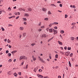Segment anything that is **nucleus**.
I'll return each mask as SVG.
<instances>
[{"instance_id": "5701e85b", "label": "nucleus", "mask_w": 78, "mask_h": 78, "mask_svg": "<svg viewBox=\"0 0 78 78\" xmlns=\"http://www.w3.org/2000/svg\"><path fill=\"white\" fill-rule=\"evenodd\" d=\"M53 39V37H52V38L49 39L48 41V42H49V41H51V39Z\"/></svg>"}, {"instance_id": "cd10ccee", "label": "nucleus", "mask_w": 78, "mask_h": 78, "mask_svg": "<svg viewBox=\"0 0 78 78\" xmlns=\"http://www.w3.org/2000/svg\"><path fill=\"white\" fill-rule=\"evenodd\" d=\"M58 55L56 54L55 55V58H58Z\"/></svg>"}, {"instance_id": "6e6552de", "label": "nucleus", "mask_w": 78, "mask_h": 78, "mask_svg": "<svg viewBox=\"0 0 78 78\" xmlns=\"http://www.w3.org/2000/svg\"><path fill=\"white\" fill-rule=\"evenodd\" d=\"M41 37H46V34H44L42 35Z\"/></svg>"}, {"instance_id": "58836bf2", "label": "nucleus", "mask_w": 78, "mask_h": 78, "mask_svg": "<svg viewBox=\"0 0 78 78\" xmlns=\"http://www.w3.org/2000/svg\"><path fill=\"white\" fill-rule=\"evenodd\" d=\"M9 62H11V61H12V60H11V59H9V61H8Z\"/></svg>"}, {"instance_id": "09e8293b", "label": "nucleus", "mask_w": 78, "mask_h": 78, "mask_svg": "<svg viewBox=\"0 0 78 78\" xmlns=\"http://www.w3.org/2000/svg\"><path fill=\"white\" fill-rule=\"evenodd\" d=\"M27 22H24V25H27Z\"/></svg>"}, {"instance_id": "9b49d317", "label": "nucleus", "mask_w": 78, "mask_h": 78, "mask_svg": "<svg viewBox=\"0 0 78 78\" xmlns=\"http://www.w3.org/2000/svg\"><path fill=\"white\" fill-rule=\"evenodd\" d=\"M37 70V68H34V72H36V70Z\"/></svg>"}, {"instance_id": "864d4df0", "label": "nucleus", "mask_w": 78, "mask_h": 78, "mask_svg": "<svg viewBox=\"0 0 78 78\" xmlns=\"http://www.w3.org/2000/svg\"><path fill=\"white\" fill-rule=\"evenodd\" d=\"M19 18V16H18L16 17V19H18Z\"/></svg>"}, {"instance_id": "dca6fc26", "label": "nucleus", "mask_w": 78, "mask_h": 78, "mask_svg": "<svg viewBox=\"0 0 78 78\" xmlns=\"http://www.w3.org/2000/svg\"><path fill=\"white\" fill-rule=\"evenodd\" d=\"M14 17H15V16H11L10 17H9V19H11V18H14Z\"/></svg>"}, {"instance_id": "4be33fe9", "label": "nucleus", "mask_w": 78, "mask_h": 78, "mask_svg": "<svg viewBox=\"0 0 78 78\" xmlns=\"http://www.w3.org/2000/svg\"><path fill=\"white\" fill-rule=\"evenodd\" d=\"M51 6H55V7H56V5H55L54 4H51L50 5Z\"/></svg>"}, {"instance_id": "c9c22d12", "label": "nucleus", "mask_w": 78, "mask_h": 78, "mask_svg": "<svg viewBox=\"0 0 78 78\" xmlns=\"http://www.w3.org/2000/svg\"><path fill=\"white\" fill-rule=\"evenodd\" d=\"M48 30H49V28L48 27L46 29V30L47 31H48Z\"/></svg>"}, {"instance_id": "bf43d9fd", "label": "nucleus", "mask_w": 78, "mask_h": 78, "mask_svg": "<svg viewBox=\"0 0 78 78\" xmlns=\"http://www.w3.org/2000/svg\"><path fill=\"white\" fill-rule=\"evenodd\" d=\"M19 75H21V72H20L19 73Z\"/></svg>"}, {"instance_id": "bb28decb", "label": "nucleus", "mask_w": 78, "mask_h": 78, "mask_svg": "<svg viewBox=\"0 0 78 78\" xmlns=\"http://www.w3.org/2000/svg\"><path fill=\"white\" fill-rule=\"evenodd\" d=\"M14 76H17V74L16 73H15V74H14Z\"/></svg>"}, {"instance_id": "f257e3e1", "label": "nucleus", "mask_w": 78, "mask_h": 78, "mask_svg": "<svg viewBox=\"0 0 78 78\" xmlns=\"http://www.w3.org/2000/svg\"><path fill=\"white\" fill-rule=\"evenodd\" d=\"M27 59V57L25 56H20V60H22V59Z\"/></svg>"}, {"instance_id": "f03ea898", "label": "nucleus", "mask_w": 78, "mask_h": 78, "mask_svg": "<svg viewBox=\"0 0 78 78\" xmlns=\"http://www.w3.org/2000/svg\"><path fill=\"white\" fill-rule=\"evenodd\" d=\"M32 58L33 59V61H36V58L34 57V55H33L32 56Z\"/></svg>"}, {"instance_id": "e433bc0d", "label": "nucleus", "mask_w": 78, "mask_h": 78, "mask_svg": "<svg viewBox=\"0 0 78 78\" xmlns=\"http://www.w3.org/2000/svg\"><path fill=\"white\" fill-rule=\"evenodd\" d=\"M23 20H25V21H27V18H23Z\"/></svg>"}, {"instance_id": "ea45409f", "label": "nucleus", "mask_w": 78, "mask_h": 78, "mask_svg": "<svg viewBox=\"0 0 78 78\" xmlns=\"http://www.w3.org/2000/svg\"><path fill=\"white\" fill-rule=\"evenodd\" d=\"M6 53H9V51L7 50L5 52Z\"/></svg>"}, {"instance_id": "2eb2a0df", "label": "nucleus", "mask_w": 78, "mask_h": 78, "mask_svg": "<svg viewBox=\"0 0 78 78\" xmlns=\"http://www.w3.org/2000/svg\"><path fill=\"white\" fill-rule=\"evenodd\" d=\"M28 11H32V9L31 8H29L28 9Z\"/></svg>"}, {"instance_id": "603ef678", "label": "nucleus", "mask_w": 78, "mask_h": 78, "mask_svg": "<svg viewBox=\"0 0 78 78\" xmlns=\"http://www.w3.org/2000/svg\"><path fill=\"white\" fill-rule=\"evenodd\" d=\"M2 31H4L5 29H4V28H2Z\"/></svg>"}, {"instance_id": "a211bd4d", "label": "nucleus", "mask_w": 78, "mask_h": 78, "mask_svg": "<svg viewBox=\"0 0 78 78\" xmlns=\"http://www.w3.org/2000/svg\"><path fill=\"white\" fill-rule=\"evenodd\" d=\"M38 58H39V59L40 60V61H41V60H42V58H41V57H40V56H38Z\"/></svg>"}, {"instance_id": "f704fd0d", "label": "nucleus", "mask_w": 78, "mask_h": 78, "mask_svg": "<svg viewBox=\"0 0 78 78\" xmlns=\"http://www.w3.org/2000/svg\"><path fill=\"white\" fill-rule=\"evenodd\" d=\"M8 10H9V11H11V8L10 7H9L8 8Z\"/></svg>"}, {"instance_id": "6e6d98bb", "label": "nucleus", "mask_w": 78, "mask_h": 78, "mask_svg": "<svg viewBox=\"0 0 78 78\" xmlns=\"http://www.w3.org/2000/svg\"><path fill=\"white\" fill-rule=\"evenodd\" d=\"M73 8H76V7H75V5H73Z\"/></svg>"}, {"instance_id": "69168bd1", "label": "nucleus", "mask_w": 78, "mask_h": 78, "mask_svg": "<svg viewBox=\"0 0 78 78\" xmlns=\"http://www.w3.org/2000/svg\"><path fill=\"white\" fill-rule=\"evenodd\" d=\"M58 78H61V76H58Z\"/></svg>"}, {"instance_id": "a878e982", "label": "nucleus", "mask_w": 78, "mask_h": 78, "mask_svg": "<svg viewBox=\"0 0 78 78\" xmlns=\"http://www.w3.org/2000/svg\"><path fill=\"white\" fill-rule=\"evenodd\" d=\"M71 39L72 41H73V40L74 39V37H71Z\"/></svg>"}, {"instance_id": "13d9d810", "label": "nucleus", "mask_w": 78, "mask_h": 78, "mask_svg": "<svg viewBox=\"0 0 78 78\" xmlns=\"http://www.w3.org/2000/svg\"><path fill=\"white\" fill-rule=\"evenodd\" d=\"M64 49H67V47L66 46L64 48Z\"/></svg>"}, {"instance_id": "79ce46f5", "label": "nucleus", "mask_w": 78, "mask_h": 78, "mask_svg": "<svg viewBox=\"0 0 78 78\" xmlns=\"http://www.w3.org/2000/svg\"><path fill=\"white\" fill-rule=\"evenodd\" d=\"M72 30H74V28H75V27H74V26H73L71 28Z\"/></svg>"}, {"instance_id": "c85d7f7f", "label": "nucleus", "mask_w": 78, "mask_h": 78, "mask_svg": "<svg viewBox=\"0 0 78 78\" xmlns=\"http://www.w3.org/2000/svg\"><path fill=\"white\" fill-rule=\"evenodd\" d=\"M73 56V53H71L70 55V57H72Z\"/></svg>"}, {"instance_id": "f3484780", "label": "nucleus", "mask_w": 78, "mask_h": 78, "mask_svg": "<svg viewBox=\"0 0 78 78\" xmlns=\"http://www.w3.org/2000/svg\"><path fill=\"white\" fill-rule=\"evenodd\" d=\"M8 55L9 57H10V56H11V53H8Z\"/></svg>"}, {"instance_id": "774afa93", "label": "nucleus", "mask_w": 78, "mask_h": 78, "mask_svg": "<svg viewBox=\"0 0 78 78\" xmlns=\"http://www.w3.org/2000/svg\"><path fill=\"white\" fill-rule=\"evenodd\" d=\"M48 78V76H47L44 77V78Z\"/></svg>"}, {"instance_id": "4468645a", "label": "nucleus", "mask_w": 78, "mask_h": 78, "mask_svg": "<svg viewBox=\"0 0 78 78\" xmlns=\"http://www.w3.org/2000/svg\"><path fill=\"white\" fill-rule=\"evenodd\" d=\"M69 67H71L72 66V65H71V63H70V61H69Z\"/></svg>"}, {"instance_id": "0eeeda50", "label": "nucleus", "mask_w": 78, "mask_h": 78, "mask_svg": "<svg viewBox=\"0 0 78 78\" xmlns=\"http://www.w3.org/2000/svg\"><path fill=\"white\" fill-rule=\"evenodd\" d=\"M49 33H52L53 32V30H52V29H50L49 30Z\"/></svg>"}, {"instance_id": "b1692460", "label": "nucleus", "mask_w": 78, "mask_h": 78, "mask_svg": "<svg viewBox=\"0 0 78 78\" xmlns=\"http://www.w3.org/2000/svg\"><path fill=\"white\" fill-rule=\"evenodd\" d=\"M25 36H26V33H24L23 34V36L25 37Z\"/></svg>"}, {"instance_id": "37998d69", "label": "nucleus", "mask_w": 78, "mask_h": 78, "mask_svg": "<svg viewBox=\"0 0 78 78\" xmlns=\"http://www.w3.org/2000/svg\"><path fill=\"white\" fill-rule=\"evenodd\" d=\"M12 27V25L11 24H9V27Z\"/></svg>"}, {"instance_id": "5fc2aeb1", "label": "nucleus", "mask_w": 78, "mask_h": 78, "mask_svg": "<svg viewBox=\"0 0 78 78\" xmlns=\"http://www.w3.org/2000/svg\"><path fill=\"white\" fill-rule=\"evenodd\" d=\"M23 63H24V62H23V63H22L21 64V66H23Z\"/></svg>"}, {"instance_id": "2f4dec72", "label": "nucleus", "mask_w": 78, "mask_h": 78, "mask_svg": "<svg viewBox=\"0 0 78 78\" xmlns=\"http://www.w3.org/2000/svg\"><path fill=\"white\" fill-rule=\"evenodd\" d=\"M61 33H62V34H63L64 33V30H62V31H61Z\"/></svg>"}, {"instance_id": "3c124183", "label": "nucleus", "mask_w": 78, "mask_h": 78, "mask_svg": "<svg viewBox=\"0 0 78 78\" xmlns=\"http://www.w3.org/2000/svg\"><path fill=\"white\" fill-rule=\"evenodd\" d=\"M17 14L18 15H20V13L19 12H17Z\"/></svg>"}, {"instance_id": "20e7f679", "label": "nucleus", "mask_w": 78, "mask_h": 78, "mask_svg": "<svg viewBox=\"0 0 78 78\" xmlns=\"http://www.w3.org/2000/svg\"><path fill=\"white\" fill-rule=\"evenodd\" d=\"M19 11H25V10L24 9H22L21 8H20L19 9Z\"/></svg>"}, {"instance_id": "e2e57ef3", "label": "nucleus", "mask_w": 78, "mask_h": 78, "mask_svg": "<svg viewBox=\"0 0 78 78\" xmlns=\"http://www.w3.org/2000/svg\"><path fill=\"white\" fill-rule=\"evenodd\" d=\"M4 41H5V42H6V41H7V39H5L4 40Z\"/></svg>"}, {"instance_id": "7c9ffc66", "label": "nucleus", "mask_w": 78, "mask_h": 78, "mask_svg": "<svg viewBox=\"0 0 78 78\" xmlns=\"http://www.w3.org/2000/svg\"><path fill=\"white\" fill-rule=\"evenodd\" d=\"M28 65H27L26 66V69H28Z\"/></svg>"}, {"instance_id": "338daca9", "label": "nucleus", "mask_w": 78, "mask_h": 78, "mask_svg": "<svg viewBox=\"0 0 78 78\" xmlns=\"http://www.w3.org/2000/svg\"><path fill=\"white\" fill-rule=\"evenodd\" d=\"M19 37L20 38H21V37H22V35H20Z\"/></svg>"}, {"instance_id": "8fccbe9b", "label": "nucleus", "mask_w": 78, "mask_h": 78, "mask_svg": "<svg viewBox=\"0 0 78 78\" xmlns=\"http://www.w3.org/2000/svg\"><path fill=\"white\" fill-rule=\"evenodd\" d=\"M42 69H39V71L40 72H42Z\"/></svg>"}, {"instance_id": "49530a36", "label": "nucleus", "mask_w": 78, "mask_h": 78, "mask_svg": "<svg viewBox=\"0 0 78 78\" xmlns=\"http://www.w3.org/2000/svg\"><path fill=\"white\" fill-rule=\"evenodd\" d=\"M40 74H37V76H38V78H40Z\"/></svg>"}, {"instance_id": "0e129e2a", "label": "nucleus", "mask_w": 78, "mask_h": 78, "mask_svg": "<svg viewBox=\"0 0 78 78\" xmlns=\"http://www.w3.org/2000/svg\"><path fill=\"white\" fill-rule=\"evenodd\" d=\"M2 13V11H0V14H1Z\"/></svg>"}, {"instance_id": "1a4fd4ad", "label": "nucleus", "mask_w": 78, "mask_h": 78, "mask_svg": "<svg viewBox=\"0 0 78 78\" xmlns=\"http://www.w3.org/2000/svg\"><path fill=\"white\" fill-rule=\"evenodd\" d=\"M52 25H58V23L54 22L52 24Z\"/></svg>"}, {"instance_id": "c756f323", "label": "nucleus", "mask_w": 78, "mask_h": 78, "mask_svg": "<svg viewBox=\"0 0 78 78\" xmlns=\"http://www.w3.org/2000/svg\"><path fill=\"white\" fill-rule=\"evenodd\" d=\"M51 13L50 12V11H48V14H51Z\"/></svg>"}, {"instance_id": "aec40b11", "label": "nucleus", "mask_w": 78, "mask_h": 78, "mask_svg": "<svg viewBox=\"0 0 78 78\" xmlns=\"http://www.w3.org/2000/svg\"><path fill=\"white\" fill-rule=\"evenodd\" d=\"M36 45V43H32V44H31V46H34V45Z\"/></svg>"}, {"instance_id": "a19ab883", "label": "nucleus", "mask_w": 78, "mask_h": 78, "mask_svg": "<svg viewBox=\"0 0 78 78\" xmlns=\"http://www.w3.org/2000/svg\"><path fill=\"white\" fill-rule=\"evenodd\" d=\"M59 6L60 7H62V5L61 4H60Z\"/></svg>"}, {"instance_id": "a18cd8bd", "label": "nucleus", "mask_w": 78, "mask_h": 78, "mask_svg": "<svg viewBox=\"0 0 78 78\" xmlns=\"http://www.w3.org/2000/svg\"><path fill=\"white\" fill-rule=\"evenodd\" d=\"M40 78H43V76L41 75H40Z\"/></svg>"}, {"instance_id": "ddd939ff", "label": "nucleus", "mask_w": 78, "mask_h": 78, "mask_svg": "<svg viewBox=\"0 0 78 78\" xmlns=\"http://www.w3.org/2000/svg\"><path fill=\"white\" fill-rule=\"evenodd\" d=\"M58 42L59 44H60V45H62V42H61V41H58Z\"/></svg>"}, {"instance_id": "4d7b16f0", "label": "nucleus", "mask_w": 78, "mask_h": 78, "mask_svg": "<svg viewBox=\"0 0 78 78\" xmlns=\"http://www.w3.org/2000/svg\"><path fill=\"white\" fill-rule=\"evenodd\" d=\"M67 49H71V48L69 47H68Z\"/></svg>"}, {"instance_id": "de8ad7c7", "label": "nucleus", "mask_w": 78, "mask_h": 78, "mask_svg": "<svg viewBox=\"0 0 78 78\" xmlns=\"http://www.w3.org/2000/svg\"><path fill=\"white\" fill-rule=\"evenodd\" d=\"M41 28H44V26H41Z\"/></svg>"}, {"instance_id": "c03bdc74", "label": "nucleus", "mask_w": 78, "mask_h": 78, "mask_svg": "<svg viewBox=\"0 0 78 78\" xmlns=\"http://www.w3.org/2000/svg\"><path fill=\"white\" fill-rule=\"evenodd\" d=\"M52 25H53V24H50V25H49V27H51V26H52Z\"/></svg>"}, {"instance_id": "4c0bfd02", "label": "nucleus", "mask_w": 78, "mask_h": 78, "mask_svg": "<svg viewBox=\"0 0 78 78\" xmlns=\"http://www.w3.org/2000/svg\"><path fill=\"white\" fill-rule=\"evenodd\" d=\"M67 17H68V15H65V18H67Z\"/></svg>"}, {"instance_id": "393cba45", "label": "nucleus", "mask_w": 78, "mask_h": 78, "mask_svg": "<svg viewBox=\"0 0 78 78\" xmlns=\"http://www.w3.org/2000/svg\"><path fill=\"white\" fill-rule=\"evenodd\" d=\"M76 24V23H72L71 25H75Z\"/></svg>"}, {"instance_id": "f8f14e48", "label": "nucleus", "mask_w": 78, "mask_h": 78, "mask_svg": "<svg viewBox=\"0 0 78 78\" xmlns=\"http://www.w3.org/2000/svg\"><path fill=\"white\" fill-rule=\"evenodd\" d=\"M16 52H17V51H15L12 52L11 53L13 54H14V53H16Z\"/></svg>"}, {"instance_id": "473e14b6", "label": "nucleus", "mask_w": 78, "mask_h": 78, "mask_svg": "<svg viewBox=\"0 0 78 78\" xmlns=\"http://www.w3.org/2000/svg\"><path fill=\"white\" fill-rule=\"evenodd\" d=\"M42 31V29H38V31L39 32H40V31Z\"/></svg>"}, {"instance_id": "39448f33", "label": "nucleus", "mask_w": 78, "mask_h": 78, "mask_svg": "<svg viewBox=\"0 0 78 78\" xmlns=\"http://www.w3.org/2000/svg\"><path fill=\"white\" fill-rule=\"evenodd\" d=\"M70 54V52L69 51H67L66 53V56H68Z\"/></svg>"}, {"instance_id": "72a5a7b5", "label": "nucleus", "mask_w": 78, "mask_h": 78, "mask_svg": "<svg viewBox=\"0 0 78 78\" xmlns=\"http://www.w3.org/2000/svg\"><path fill=\"white\" fill-rule=\"evenodd\" d=\"M44 20H48V18H45L44 19Z\"/></svg>"}, {"instance_id": "6ab92c4d", "label": "nucleus", "mask_w": 78, "mask_h": 78, "mask_svg": "<svg viewBox=\"0 0 78 78\" xmlns=\"http://www.w3.org/2000/svg\"><path fill=\"white\" fill-rule=\"evenodd\" d=\"M7 42L8 43H11V41L10 40L8 39L7 41Z\"/></svg>"}, {"instance_id": "9d476101", "label": "nucleus", "mask_w": 78, "mask_h": 78, "mask_svg": "<svg viewBox=\"0 0 78 78\" xmlns=\"http://www.w3.org/2000/svg\"><path fill=\"white\" fill-rule=\"evenodd\" d=\"M42 10L43 11H47V9L44 8H43L42 9Z\"/></svg>"}, {"instance_id": "052dcab7", "label": "nucleus", "mask_w": 78, "mask_h": 78, "mask_svg": "<svg viewBox=\"0 0 78 78\" xmlns=\"http://www.w3.org/2000/svg\"><path fill=\"white\" fill-rule=\"evenodd\" d=\"M58 3H61V2L60 1H58L57 2Z\"/></svg>"}, {"instance_id": "423d86ee", "label": "nucleus", "mask_w": 78, "mask_h": 78, "mask_svg": "<svg viewBox=\"0 0 78 78\" xmlns=\"http://www.w3.org/2000/svg\"><path fill=\"white\" fill-rule=\"evenodd\" d=\"M23 29H24V28H23V27H20V30H21V31H23Z\"/></svg>"}, {"instance_id": "7ed1b4c3", "label": "nucleus", "mask_w": 78, "mask_h": 78, "mask_svg": "<svg viewBox=\"0 0 78 78\" xmlns=\"http://www.w3.org/2000/svg\"><path fill=\"white\" fill-rule=\"evenodd\" d=\"M57 30L54 29V34L55 35V34H57Z\"/></svg>"}, {"instance_id": "680f3d73", "label": "nucleus", "mask_w": 78, "mask_h": 78, "mask_svg": "<svg viewBox=\"0 0 78 78\" xmlns=\"http://www.w3.org/2000/svg\"><path fill=\"white\" fill-rule=\"evenodd\" d=\"M55 29V30H56L57 28V27H54Z\"/></svg>"}, {"instance_id": "412c9836", "label": "nucleus", "mask_w": 78, "mask_h": 78, "mask_svg": "<svg viewBox=\"0 0 78 78\" xmlns=\"http://www.w3.org/2000/svg\"><path fill=\"white\" fill-rule=\"evenodd\" d=\"M25 16H26V17H28L29 16V15L28 14H26L24 15Z\"/></svg>"}]
</instances>
